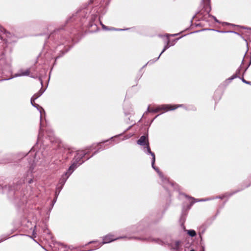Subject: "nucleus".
I'll return each mask as SVG.
<instances>
[{"instance_id":"1","label":"nucleus","mask_w":251,"mask_h":251,"mask_svg":"<svg viewBox=\"0 0 251 251\" xmlns=\"http://www.w3.org/2000/svg\"><path fill=\"white\" fill-rule=\"evenodd\" d=\"M148 142V138L145 136H142L138 140L137 143L138 144L140 145H144L146 143V142ZM146 150H145V151L147 153L150 154L152 156V162H151V166L158 173L159 176L160 177H163V175L162 174L159 172L158 168H156L154 166V163H155V154L153 152H152L150 149V148L149 147V143L146 145Z\"/></svg>"},{"instance_id":"2","label":"nucleus","mask_w":251,"mask_h":251,"mask_svg":"<svg viewBox=\"0 0 251 251\" xmlns=\"http://www.w3.org/2000/svg\"><path fill=\"white\" fill-rule=\"evenodd\" d=\"M85 155V153L83 151H78L77 152L76 156H75L73 163L72 165L69 167L66 174H69L70 175L74 170L80 164L82 163V162L79 163L78 162L80 160V159L82 158L83 156Z\"/></svg>"},{"instance_id":"3","label":"nucleus","mask_w":251,"mask_h":251,"mask_svg":"<svg viewBox=\"0 0 251 251\" xmlns=\"http://www.w3.org/2000/svg\"><path fill=\"white\" fill-rule=\"evenodd\" d=\"M180 106L181 105H178V106H176V105H162L160 106H159L154 109L150 110L149 109L148 110L150 112H157L161 110H163L165 111H167L168 110H174V109H176L177 107Z\"/></svg>"},{"instance_id":"4","label":"nucleus","mask_w":251,"mask_h":251,"mask_svg":"<svg viewBox=\"0 0 251 251\" xmlns=\"http://www.w3.org/2000/svg\"><path fill=\"white\" fill-rule=\"evenodd\" d=\"M171 247L175 251H181L182 250L181 243L179 241H175L171 243Z\"/></svg>"},{"instance_id":"5","label":"nucleus","mask_w":251,"mask_h":251,"mask_svg":"<svg viewBox=\"0 0 251 251\" xmlns=\"http://www.w3.org/2000/svg\"><path fill=\"white\" fill-rule=\"evenodd\" d=\"M116 239L112 235H107L105 236L103 239L102 244H106L114 241Z\"/></svg>"},{"instance_id":"6","label":"nucleus","mask_w":251,"mask_h":251,"mask_svg":"<svg viewBox=\"0 0 251 251\" xmlns=\"http://www.w3.org/2000/svg\"><path fill=\"white\" fill-rule=\"evenodd\" d=\"M42 94V93L39 92L33 96V97L31 99V103L32 105L35 107H36V105L34 103V100L37 99L38 97H39Z\"/></svg>"},{"instance_id":"7","label":"nucleus","mask_w":251,"mask_h":251,"mask_svg":"<svg viewBox=\"0 0 251 251\" xmlns=\"http://www.w3.org/2000/svg\"><path fill=\"white\" fill-rule=\"evenodd\" d=\"M29 75V70H26L25 71H22L21 73L18 75H16V76H25L28 75Z\"/></svg>"},{"instance_id":"8","label":"nucleus","mask_w":251,"mask_h":251,"mask_svg":"<svg viewBox=\"0 0 251 251\" xmlns=\"http://www.w3.org/2000/svg\"><path fill=\"white\" fill-rule=\"evenodd\" d=\"M188 234L191 237H194L196 235V233L194 230H189L187 231Z\"/></svg>"},{"instance_id":"9","label":"nucleus","mask_w":251,"mask_h":251,"mask_svg":"<svg viewBox=\"0 0 251 251\" xmlns=\"http://www.w3.org/2000/svg\"><path fill=\"white\" fill-rule=\"evenodd\" d=\"M171 46L169 45V41H168L167 42V44L165 45V46L164 47V49L161 52V53L160 54L159 57H158V58L160 57V56L161 55V54L165 51V50H166L167 49H168Z\"/></svg>"},{"instance_id":"10","label":"nucleus","mask_w":251,"mask_h":251,"mask_svg":"<svg viewBox=\"0 0 251 251\" xmlns=\"http://www.w3.org/2000/svg\"><path fill=\"white\" fill-rule=\"evenodd\" d=\"M243 81L246 83H247V84H249V82H247V81H246L245 79H243Z\"/></svg>"},{"instance_id":"11","label":"nucleus","mask_w":251,"mask_h":251,"mask_svg":"<svg viewBox=\"0 0 251 251\" xmlns=\"http://www.w3.org/2000/svg\"><path fill=\"white\" fill-rule=\"evenodd\" d=\"M40 112L41 113V118L42 117L41 110H40Z\"/></svg>"},{"instance_id":"12","label":"nucleus","mask_w":251,"mask_h":251,"mask_svg":"<svg viewBox=\"0 0 251 251\" xmlns=\"http://www.w3.org/2000/svg\"><path fill=\"white\" fill-rule=\"evenodd\" d=\"M103 28L105 27V26L103 25H102Z\"/></svg>"},{"instance_id":"13","label":"nucleus","mask_w":251,"mask_h":251,"mask_svg":"<svg viewBox=\"0 0 251 251\" xmlns=\"http://www.w3.org/2000/svg\"><path fill=\"white\" fill-rule=\"evenodd\" d=\"M214 19H215V20L216 21H217L216 20V19L215 17H214Z\"/></svg>"},{"instance_id":"14","label":"nucleus","mask_w":251,"mask_h":251,"mask_svg":"<svg viewBox=\"0 0 251 251\" xmlns=\"http://www.w3.org/2000/svg\"><path fill=\"white\" fill-rule=\"evenodd\" d=\"M31 181H32V180H30L29 181V183H31Z\"/></svg>"},{"instance_id":"15","label":"nucleus","mask_w":251,"mask_h":251,"mask_svg":"<svg viewBox=\"0 0 251 251\" xmlns=\"http://www.w3.org/2000/svg\"><path fill=\"white\" fill-rule=\"evenodd\" d=\"M194 251V250H191V251Z\"/></svg>"}]
</instances>
